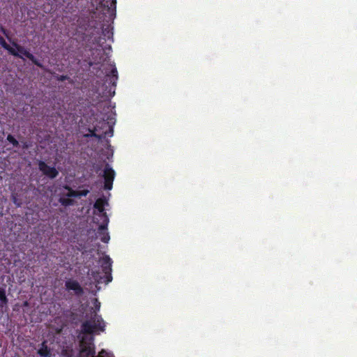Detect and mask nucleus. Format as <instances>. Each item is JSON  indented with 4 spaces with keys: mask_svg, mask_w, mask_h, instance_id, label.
<instances>
[{
    "mask_svg": "<svg viewBox=\"0 0 357 357\" xmlns=\"http://www.w3.org/2000/svg\"><path fill=\"white\" fill-rule=\"evenodd\" d=\"M0 44L2 47H3L5 49H6L9 53L11 54L18 56L23 60H25L26 59H29L31 61H33L34 63H36L38 66H40V64L36 61L34 56L30 54L26 50H25L24 47L19 46L18 45L15 43L12 44H8L6 43L4 39L1 37H0Z\"/></svg>",
    "mask_w": 357,
    "mask_h": 357,
    "instance_id": "obj_3",
    "label": "nucleus"
},
{
    "mask_svg": "<svg viewBox=\"0 0 357 357\" xmlns=\"http://www.w3.org/2000/svg\"><path fill=\"white\" fill-rule=\"evenodd\" d=\"M105 178V188L106 190H111L112 188V182L114 178V170L108 166H106L104 169Z\"/></svg>",
    "mask_w": 357,
    "mask_h": 357,
    "instance_id": "obj_7",
    "label": "nucleus"
},
{
    "mask_svg": "<svg viewBox=\"0 0 357 357\" xmlns=\"http://www.w3.org/2000/svg\"><path fill=\"white\" fill-rule=\"evenodd\" d=\"M112 75L113 77L115 78V79H117V70L116 68H113L112 70Z\"/></svg>",
    "mask_w": 357,
    "mask_h": 357,
    "instance_id": "obj_15",
    "label": "nucleus"
},
{
    "mask_svg": "<svg viewBox=\"0 0 357 357\" xmlns=\"http://www.w3.org/2000/svg\"><path fill=\"white\" fill-rule=\"evenodd\" d=\"M91 304L93 305L91 310L94 314L83 322L79 335V357H96L93 335L103 332L105 328V321L100 315L96 314V312L100 310V303L96 298H93Z\"/></svg>",
    "mask_w": 357,
    "mask_h": 357,
    "instance_id": "obj_1",
    "label": "nucleus"
},
{
    "mask_svg": "<svg viewBox=\"0 0 357 357\" xmlns=\"http://www.w3.org/2000/svg\"><path fill=\"white\" fill-rule=\"evenodd\" d=\"M8 141L13 144L14 146L17 144V141L11 135H8L7 137Z\"/></svg>",
    "mask_w": 357,
    "mask_h": 357,
    "instance_id": "obj_14",
    "label": "nucleus"
},
{
    "mask_svg": "<svg viewBox=\"0 0 357 357\" xmlns=\"http://www.w3.org/2000/svg\"><path fill=\"white\" fill-rule=\"evenodd\" d=\"M107 124L105 122L101 123L100 128H107Z\"/></svg>",
    "mask_w": 357,
    "mask_h": 357,
    "instance_id": "obj_16",
    "label": "nucleus"
},
{
    "mask_svg": "<svg viewBox=\"0 0 357 357\" xmlns=\"http://www.w3.org/2000/svg\"><path fill=\"white\" fill-rule=\"evenodd\" d=\"M98 357H114L112 354L102 349L98 354Z\"/></svg>",
    "mask_w": 357,
    "mask_h": 357,
    "instance_id": "obj_12",
    "label": "nucleus"
},
{
    "mask_svg": "<svg viewBox=\"0 0 357 357\" xmlns=\"http://www.w3.org/2000/svg\"><path fill=\"white\" fill-rule=\"evenodd\" d=\"M116 0H102L99 3V7H97L96 10H100L105 16L113 18L116 13Z\"/></svg>",
    "mask_w": 357,
    "mask_h": 357,
    "instance_id": "obj_6",
    "label": "nucleus"
},
{
    "mask_svg": "<svg viewBox=\"0 0 357 357\" xmlns=\"http://www.w3.org/2000/svg\"><path fill=\"white\" fill-rule=\"evenodd\" d=\"M66 288L69 290H73L76 294L81 292L82 289L79 283L73 280H69L66 283Z\"/></svg>",
    "mask_w": 357,
    "mask_h": 357,
    "instance_id": "obj_9",
    "label": "nucleus"
},
{
    "mask_svg": "<svg viewBox=\"0 0 357 357\" xmlns=\"http://www.w3.org/2000/svg\"><path fill=\"white\" fill-rule=\"evenodd\" d=\"M38 353L41 357H52L51 351L50 349H48L45 342H43L42 346L38 349Z\"/></svg>",
    "mask_w": 357,
    "mask_h": 357,
    "instance_id": "obj_10",
    "label": "nucleus"
},
{
    "mask_svg": "<svg viewBox=\"0 0 357 357\" xmlns=\"http://www.w3.org/2000/svg\"><path fill=\"white\" fill-rule=\"evenodd\" d=\"M103 133H105V132H100L98 131V128L97 127H95L94 130L91 131V135H94V136L101 137Z\"/></svg>",
    "mask_w": 357,
    "mask_h": 357,
    "instance_id": "obj_13",
    "label": "nucleus"
},
{
    "mask_svg": "<svg viewBox=\"0 0 357 357\" xmlns=\"http://www.w3.org/2000/svg\"><path fill=\"white\" fill-rule=\"evenodd\" d=\"M100 263L102 266V272L96 273L92 271L91 273L92 282L98 284L101 282L103 277L107 276L110 273L112 266L111 259L107 256L103 257L100 260Z\"/></svg>",
    "mask_w": 357,
    "mask_h": 357,
    "instance_id": "obj_4",
    "label": "nucleus"
},
{
    "mask_svg": "<svg viewBox=\"0 0 357 357\" xmlns=\"http://www.w3.org/2000/svg\"><path fill=\"white\" fill-rule=\"evenodd\" d=\"M108 202L105 198L96 200L93 206V221L98 225V236L104 243H108L110 237L107 231L109 218L105 212Z\"/></svg>",
    "mask_w": 357,
    "mask_h": 357,
    "instance_id": "obj_2",
    "label": "nucleus"
},
{
    "mask_svg": "<svg viewBox=\"0 0 357 357\" xmlns=\"http://www.w3.org/2000/svg\"><path fill=\"white\" fill-rule=\"evenodd\" d=\"M0 301L2 303V304H6L7 302L5 291L1 289H0Z\"/></svg>",
    "mask_w": 357,
    "mask_h": 357,
    "instance_id": "obj_11",
    "label": "nucleus"
},
{
    "mask_svg": "<svg viewBox=\"0 0 357 357\" xmlns=\"http://www.w3.org/2000/svg\"><path fill=\"white\" fill-rule=\"evenodd\" d=\"M88 192V190L75 191L68 188H64L62 190L59 201L62 205L69 206L73 204V197L86 196Z\"/></svg>",
    "mask_w": 357,
    "mask_h": 357,
    "instance_id": "obj_5",
    "label": "nucleus"
},
{
    "mask_svg": "<svg viewBox=\"0 0 357 357\" xmlns=\"http://www.w3.org/2000/svg\"><path fill=\"white\" fill-rule=\"evenodd\" d=\"M13 201H14V202H15L16 204L20 205V204H19V203H17V201H16V199H15V197H13Z\"/></svg>",
    "mask_w": 357,
    "mask_h": 357,
    "instance_id": "obj_17",
    "label": "nucleus"
},
{
    "mask_svg": "<svg viewBox=\"0 0 357 357\" xmlns=\"http://www.w3.org/2000/svg\"><path fill=\"white\" fill-rule=\"evenodd\" d=\"M39 169L45 175L52 178L58 174V172L54 167L47 165L44 162H40Z\"/></svg>",
    "mask_w": 357,
    "mask_h": 357,
    "instance_id": "obj_8",
    "label": "nucleus"
}]
</instances>
